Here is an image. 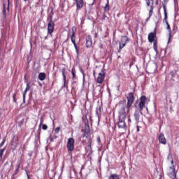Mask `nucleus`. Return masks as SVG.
I'll list each match as a JSON object with an SVG mask.
<instances>
[{
  "label": "nucleus",
  "instance_id": "f8f14e48",
  "mask_svg": "<svg viewBox=\"0 0 179 179\" xmlns=\"http://www.w3.org/2000/svg\"><path fill=\"white\" fill-rule=\"evenodd\" d=\"M86 40V48H90L93 45V41H92V36L90 35H88L85 38Z\"/></svg>",
  "mask_w": 179,
  "mask_h": 179
},
{
  "label": "nucleus",
  "instance_id": "412c9836",
  "mask_svg": "<svg viewBox=\"0 0 179 179\" xmlns=\"http://www.w3.org/2000/svg\"><path fill=\"white\" fill-rule=\"evenodd\" d=\"M71 40L73 44H76V36H75V31H72L71 36Z\"/></svg>",
  "mask_w": 179,
  "mask_h": 179
},
{
  "label": "nucleus",
  "instance_id": "20e7f679",
  "mask_svg": "<svg viewBox=\"0 0 179 179\" xmlns=\"http://www.w3.org/2000/svg\"><path fill=\"white\" fill-rule=\"evenodd\" d=\"M129 41V38L127 36H123L121 38L120 41H119V49L117 50V52L120 54L121 52L122 48L127 45V43Z\"/></svg>",
  "mask_w": 179,
  "mask_h": 179
},
{
  "label": "nucleus",
  "instance_id": "c9c22d12",
  "mask_svg": "<svg viewBox=\"0 0 179 179\" xmlns=\"http://www.w3.org/2000/svg\"><path fill=\"white\" fill-rule=\"evenodd\" d=\"M129 127H131V117H128Z\"/></svg>",
  "mask_w": 179,
  "mask_h": 179
},
{
  "label": "nucleus",
  "instance_id": "dca6fc26",
  "mask_svg": "<svg viewBox=\"0 0 179 179\" xmlns=\"http://www.w3.org/2000/svg\"><path fill=\"white\" fill-rule=\"evenodd\" d=\"M141 114H143L142 111H141V109H138V110H136L134 113V118L137 123L139 122V120L141 118Z\"/></svg>",
  "mask_w": 179,
  "mask_h": 179
},
{
  "label": "nucleus",
  "instance_id": "6ab92c4d",
  "mask_svg": "<svg viewBox=\"0 0 179 179\" xmlns=\"http://www.w3.org/2000/svg\"><path fill=\"white\" fill-rule=\"evenodd\" d=\"M39 80H45V78H47V76L45 74V73H40L38 76Z\"/></svg>",
  "mask_w": 179,
  "mask_h": 179
},
{
  "label": "nucleus",
  "instance_id": "39448f33",
  "mask_svg": "<svg viewBox=\"0 0 179 179\" xmlns=\"http://www.w3.org/2000/svg\"><path fill=\"white\" fill-rule=\"evenodd\" d=\"M55 27V22L52 21V16L50 17L49 22L48 24V34L52 36L54 33V29Z\"/></svg>",
  "mask_w": 179,
  "mask_h": 179
},
{
  "label": "nucleus",
  "instance_id": "bb28decb",
  "mask_svg": "<svg viewBox=\"0 0 179 179\" xmlns=\"http://www.w3.org/2000/svg\"><path fill=\"white\" fill-rule=\"evenodd\" d=\"M12 142H19V137L16 135H14L12 139Z\"/></svg>",
  "mask_w": 179,
  "mask_h": 179
},
{
  "label": "nucleus",
  "instance_id": "3c124183",
  "mask_svg": "<svg viewBox=\"0 0 179 179\" xmlns=\"http://www.w3.org/2000/svg\"><path fill=\"white\" fill-rule=\"evenodd\" d=\"M135 107H136V105H135Z\"/></svg>",
  "mask_w": 179,
  "mask_h": 179
},
{
  "label": "nucleus",
  "instance_id": "58836bf2",
  "mask_svg": "<svg viewBox=\"0 0 179 179\" xmlns=\"http://www.w3.org/2000/svg\"><path fill=\"white\" fill-rule=\"evenodd\" d=\"M27 176V179H30V176H29V172L26 171Z\"/></svg>",
  "mask_w": 179,
  "mask_h": 179
},
{
  "label": "nucleus",
  "instance_id": "c756f323",
  "mask_svg": "<svg viewBox=\"0 0 179 179\" xmlns=\"http://www.w3.org/2000/svg\"><path fill=\"white\" fill-rule=\"evenodd\" d=\"M73 45H74L77 55H79V48H78V45H76V43H75Z\"/></svg>",
  "mask_w": 179,
  "mask_h": 179
},
{
  "label": "nucleus",
  "instance_id": "cd10ccee",
  "mask_svg": "<svg viewBox=\"0 0 179 179\" xmlns=\"http://www.w3.org/2000/svg\"><path fill=\"white\" fill-rule=\"evenodd\" d=\"M87 145L88 148H91V146H92V138H87Z\"/></svg>",
  "mask_w": 179,
  "mask_h": 179
},
{
  "label": "nucleus",
  "instance_id": "37998d69",
  "mask_svg": "<svg viewBox=\"0 0 179 179\" xmlns=\"http://www.w3.org/2000/svg\"><path fill=\"white\" fill-rule=\"evenodd\" d=\"M2 162V157H0V163Z\"/></svg>",
  "mask_w": 179,
  "mask_h": 179
},
{
  "label": "nucleus",
  "instance_id": "7c9ffc66",
  "mask_svg": "<svg viewBox=\"0 0 179 179\" xmlns=\"http://www.w3.org/2000/svg\"><path fill=\"white\" fill-rule=\"evenodd\" d=\"M43 123H44V119L43 117H41L39 129L41 128V126L43 125Z\"/></svg>",
  "mask_w": 179,
  "mask_h": 179
},
{
  "label": "nucleus",
  "instance_id": "f3484780",
  "mask_svg": "<svg viewBox=\"0 0 179 179\" xmlns=\"http://www.w3.org/2000/svg\"><path fill=\"white\" fill-rule=\"evenodd\" d=\"M30 90V84L27 83L25 90L23 92V104L26 103V94Z\"/></svg>",
  "mask_w": 179,
  "mask_h": 179
},
{
  "label": "nucleus",
  "instance_id": "2f4dec72",
  "mask_svg": "<svg viewBox=\"0 0 179 179\" xmlns=\"http://www.w3.org/2000/svg\"><path fill=\"white\" fill-rule=\"evenodd\" d=\"M42 129H43V131H46V129H48V126H47V124H42Z\"/></svg>",
  "mask_w": 179,
  "mask_h": 179
},
{
  "label": "nucleus",
  "instance_id": "a19ab883",
  "mask_svg": "<svg viewBox=\"0 0 179 179\" xmlns=\"http://www.w3.org/2000/svg\"><path fill=\"white\" fill-rule=\"evenodd\" d=\"M6 148H4L0 150V152L3 153V152H5V150H6Z\"/></svg>",
  "mask_w": 179,
  "mask_h": 179
},
{
  "label": "nucleus",
  "instance_id": "49530a36",
  "mask_svg": "<svg viewBox=\"0 0 179 179\" xmlns=\"http://www.w3.org/2000/svg\"><path fill=\"white\" fill-rule=\"evenodd\" d=\"M28 0H24V2H27Z\"/></svg>",
  "mask_w": 179,
  "mask_h": 179
},
{
  "label": "nucleus",
  "instance_id": "79ce46f5",
  "mask_svg": "<svg viewBox=\"0 0 179 179\" xmlns=\"http://www.w3.org/2000/svg\"><path fill=\"white\" fill-rule=\"evenodd\" d=\"M3 152L0 151V157H3Z\"/></svg>",
  "mask_w": 179,
  "mask_h": 179
},
{
  "label": "nucleus",
  "instance_id": "ddd939ff",
  "mask_svg": "<svg viewBox=\"0 0 179 179\" xmlns=\"http://www.w3.org/2000/svg\"><path fill=\"white\" fill-rule=\"evenodd\" d=\"M147 6H150L149 15L150 17L153 15V0H146Z\"/></svg>",
  "mask_w": 179,
  "mask_h": 179
},
{
  "label": "nucleus",
  "instance_id": "b1692460",
  "mask_svg": "<svg viewBox=\"0 0 179 179\" xmlns=\"http://www.w3.org/2000/svg\"><path fill=\"white\" fill-rule=\"evenodd\" d=\"M19 169H20V164H19L17 166V169L15 171V173H14L13 176L11 177V179H15V176H17V174L19 173Z\"/></svg>",
  "mask_w": 179,
  "mask_h": 179
},
{
  "label": "nucleus",
  "instance_id": "2eb2a0df",
  "mask_svg": "<svg viewBox=\"0 0 179 179\" xmlns=\"http://www.w3.org/2000/svg\"><path fill=\"white\" fill-rule=\"evenodd\" d=\"M62 74L63 80H64L63 87H66V69L63 68L62 69Z\"/></svg>",
  "mask_w": 179,
  "mask_h": 179
},
{
  "label": "nucleus",
  "instance_id": "7ed1b4c3",
  "mask_svg": "<svg viewBox=\"0 0 179 179\" xmlns=\"http://www.w3.org/2000/svg\"><path fill=\"white\" fill-rule=\"evenodd\" d=\"M127 99V103L126 108V112L129 113V108L134 104V101H135V96H134L133 92H130L128 94Z\"/></svg>",
  "mask_w": 179,
  "mask_h": 179
},
{
  "label": "nucleus",
  "instance_id": "9d476101",
  "mask_svg": "<svg viewBox=\"0 0 179 179\" xmlns=\"http://www.w3.org/2000/svg\"><path fill=\"white\" fill-rule=\"evenodd\" d=\"M104 79H106V73H104V71H102L101 73H99L98 74L96 82L97 83H99L100 85H101V83L104 82Z\"/></svg>",
  "mask_w": 179,
  "mask_h": 179
},
{
  "label": "nucleus",
  "instance_id": "0eeeda50",
  "mask_svg": "<svg viewBox=\"0 0 179 179\" xmlns=\"http://www.w3.org/2000/svg\"><path fill=\"white\" fill-rule=\"evenodd\" d=\"M147 101H148V98H146V96L143 95L141 96L140 103L138 104V110H140V111L143 110V108H144Z\"/></svg>",
  "mask_w": 179,
  "mask_h": 179
},
{
  "label": "nucleus",
  "instance_id": "a18cd8bd",
  "mask_svg": "<svg viewBox=\"0 0 179 179\" xmlns=\"http://www.w3.org/2000/svg\"><path fill=\"white\" fill-rule=\"evenodd\" d=\"M83 143H85V140H81Z\"/></svg>",
  "mask_w": 179,
  "mask_h": 179
},
{
  "label": "nucleus",
  "instance_id": "f704fd0d",
  "mask_svg": "<svg viewBox=\"0 0 179 179\" xmlns=\"http://www.w3.org/2000/svg\"><path fill=\"white\" fill-rule=\"evenodd\" d=\"M60 127H57L55 129V134H58L59 132Z\"/></svg>",
  "mask_w": 179,
  "mask_h": 179
},
{
  "label": "nucleus",
  "instance_id": "8fccbe9b",
  "mask_svg": "<svg viewBox=\"0 0 179 179\" xmlns=\"http://www.w3.org/2000/svg\"><path fill=\"white\" fill-rule=\"evenodd\" d=\"M172 80H174L173 78L172 79Z\"/></svg>",
  "mask_w": 179,
  "mask_h": 179
},
{
  "label": "nucleus",
  "instance_id": "603ef678",
  "mask_svg": "<svg viewBox=\"0 0 179 179\" xmlns=\"http://www.w3.org/2000/svg\"><path fill=\"white\" fill-rule=\"evenodd\" d=\"M8 2H9V0H8Z\"/></svg>",
  "mask_w": 179,
  "mask_h": 179
},
{
  "label": "nucleus",
  "instance_id": "4c0bfd02",
  "mask_svg": "<svg viewBox=\"0 0 179 179\" xmlns=\"http://www.w3.org/2000/svg\"><path fill=\"white\" fill-rule=\"evenodd\" d=\"M3 12L4 15H5V13H6V9L5 5H3Z\"/></svg>",
  "mask_w": 179,
  "mask_h": 179
},
{
  "label": "nucleus",
  "instance_id": "393cba45",
  "mask_svg": "<svg viewBox=\"0 0 179 179\" xmlns=\"http://www.w3.org/2000/svg\"><path fill=\"white\" fill-rule=\"evenodd\" d=\"M110 10V1L108 0L106 5L104 6V11L108 12Z\"/></svg>",
  "mask_w": 179,
  "mask_h": 179
},
{
  "label": "nucleus",
  "instance_id": "c85d7f7f",
  "mask_svg": "<svg viewBox=\"0 0 179 179\" xmlns=\"http://www.w3.org/2000/svg\"><path fill=\"white\" fill-rule=\"evenodd\" d=\"M153 48L155 51H157V42L156 41L153 42Z\"/></svg>",
  "mask_w": 179,
  "mask_h": 179
},
{
  "label": "nucleus",
  "instance_id": "4468645a",
  "mask_svg": "<svg viewBox=\"0 0 179 179\" xmlns=\"http://www.w3.org/2000/svg\"><path fill=\"white\" fill-rule=\"evenodd\" d=\"M158 141L159 143H162V145H166L167 143V140H166V137L164 136V134H160L158 136Z\"/></svg>",
  "mask_w": 179,
  "mask_h": 179
},
{
  "label": "nucleus",
  "instance_id": "a211bd4d",
  "mask_svg": "<svg viewBox=\"0 0 179 179\" xmlns=\"http://www.w3.org/2000/svg\"><path fill=\"white\" fill-rule=\"evenodd\" d=\"M163 8L164 12V18L163 20L164 23H166V24H169V21H167V7L166 5L163 4Z\"/></svg>",
  "mask_w": 179,
  "mask_h": 179
},
{
  "label": "nucleus",
  "instance_id": "aec40b11",
  "mask_svg": "<svg viewBox=\"0 0 179 179\" xmlns=\"http://www.w3.org/2000/svg\"><path fill=\"white\" fill-rule=\"evenodd\" d=\"M167 26V30H169V40H168V43H170V41H171V27H170V24L168 23V24H166Z\"/></svg>",
  "mask_w": 179,
  "mask_h": 179
},
{
  "label": "nucleus",
  "instance_id": "72a5a7b5",
  "mask_svg": "<svg viewBox=\"0 0 179 179\" xmlns=\"http://www.w3.org/2000/svg\"><path fill=\"white\" fill-rule=\"evenodd\" d=\"M6 141V139L3 138V141L0 143V148H2L3 146V145H5Z\"/></svg>",
  "mask_w": 179,
  "mask_h": 179
},
{
  "label": "nucleus",
  "instance_id": "a878e982",
  "mask_svg": "<svg viewBox=\"0 0 179 179\" xmlns=\"http://www.w3.org/2000/svg\"><path fill=\"white\" fill-rule=\"evenodd\" d=\"M170 75L171 76V79H174L176 75H177V71H171Z\"/></svg>",
  "mask_w": 179,
  "mask_h": 179
},
{
  "label": "nucleus",
  "instance_id": "09e8293b",
  "mask_svg": "<svg viewBox=\"0 0 179 179\" xmlns=\"http://www.w3.org/2000/svg\"><path fill=\"white\" fill-rule=\"evenodd\" d=\"M48 20H50V18H48Z\"/></svg>",
  "mask_w": 179,
  "mask_h": 179
},
{
  "label": "nucleus",
  "instance_id": "4be33fe9",
  "mask_svg": "<svg viewBox=\"0 0 179 179\" xmlns=\"http://www.w3.org/2000/svg\"><path fill=\"white\" fill-rule=\"evenodd\" d=\"M71 74L73 80H75V79H76V69H75V67L72 69Z\"/></svg>",
  "mask_w": 179,
  "mask_h": 179
},
{
  "label": "nucleus",
  "instance_id": "5701e85b",
  "mask_svg": "<svg viewBox=\"0 0 179 179\" xmlns=\"http://www.w3.org/2000/svg\"><path fill=\"white\" fill-rule=\"evenodd\" d=\"M108 179H120V175L117 174V173H113L111 174Z\"/></svg>",
  "mask_w": 179,
  "mask_h": 179
},
{
  "label": "nucleus",
  "instance_id": "6e6552de",
  "mask_svg": "<svg viewBox=\"0 0 179 179\" xmlns=\"http://www.w3.org/2000/svg\"><path fill=\"white\" fill-rule=\"evenodd\" d=\"M157 29L156 28L154 29L153 32H150L148 34V41L149 43H153L154 41H156L157 40Z\"/></svg>",
  "mask_w": 179,
  "mask_h": 179
},
{
  "label": "nucleus",
  "instance_id": "f257e3e1",
  "mask_svg": "<svg viewBox=\"0 0 179 179\" xmlns=\"http://www.w3.org/2000/svg\"><path fill=\"white\" fill-rule=\"evenodd\" d=\"M127 104V100L124 99L122 101H119V121L117 122V127L120 129H124L127 131V123L125 122V120H127V108L125 105Z\"/></svg>",
  "mask_w": 179,
  "mask_h": 179
},
{
  "label": "nucleus",
  "instance_id": "f03ea898",
  "mask_svg": "<svg viewBox=\"0 0 179 179\" xmlns=\"http://www.w3.org/2000/svg\"><path fill=\"white\" fill-rule=\"evenodd\" d=\"M66 146L69 156H72V152L75 150V139L73 138H69Z\"/></svg>",
  "mask_w": 179,
  "mask_h": 179
},
{
  "label": "nucleus",
  "instance_id": "1a4fd4ad",
  "mask_svg": "<svg viewBox=\"0 0 179 179\" xmlns=\"http://www.w3.org/2000/svg\"><path fill=\"white\" fill-rule=\"evenodd\" d=\"M168 176L171 178V179H175L176 177L177 176V173H176V165H173L171 166L169 170H168Z\"/></svg>",
  "mask_w": 179,
  "mask_h": 179
},
{
  "label": "nucleus",
  "instance_id": "473e14b6",
  "mask_svg": "<svg viewBox=\"0 0 179 179\" xmlns=\"http://www.w3.org/2000/svg\"><path fill=\"white\" fill-rule=\"evenodd\" d=\"M13 99L14 103H16V101H17V99H16V94H13Z\"/></svg>",
  "mask_w": 179,
  "mask_h": 179
},
{
  "label": "nucleus",
  "instance_id": "e433bc0d",
  "mask_svg": "<svg viewBox=\"0 0 179 179\" xmlns=\"http://www.w3.org/2000/svg\"><path fill=\"white\" fill-rule=\"evenodd\" d=\"M97 142L98 143H100V142H101V139L100 138V136L97 137Z\"/></svg>",
  "mask_w": 179,
  "mask_h": 179
},
{
  "label": "nucleus",
  "instance_id": "de8ad7c7",
  "mask_svg": "<svg viewBox=\"0 0 179 179\" xmlns=\"http://www.w3.org/2000/svg\"><path fill=\"white\" fill-rule=\"evenodd\" d=\"M45 40H47V36L45 38Z\"/></svg>",
  "mask_w": 179,
  "mask_h": 179
},
{
  "label": "nucleus",
  "instance_id": "ea45409f",
  "mask_svg": "<svg viewBox=\"0 0 179 179\" xmlns=\"http://www.w3.org/2000/svg\"><path fill=\"white\" fill-rule=\"evenodd\" d=\"M139 128H140V127L137 125L136 126V129H137L136 131L137 132H139V131H141Z\"/></svg>",
  "mask_w": 179,
  "mask_h": 179
},
{
  "label": "nucleus",
  "instance_id": "9b49d317",
  "mask_svg": "<svg viewBox=\"0 0 179 179\" xmlns=\"http://www.w3.org/2000/svg\"><path fill=\"white\" fill-rule=\"evenodd\" d=\"M76 2V10H80L85 6V1L83 0H73Z\"/></svg>",
  "mask_w": 179,
  "mask_h": 179
},
{
  "label": "nucleus",
  "instance_id": "c03bdc74",
  "mask_svg": "<svg viewBox=\"0 0 179 179\" xmlns=\"http://www.w3.org/2000/svg\"><path fill=\"white\" fill-rule=\"evenodd\" d=\"M171 164H174V161L173 160L171 161Z\"/></svg>",
  "mask_w": 179,
  "mask_h": 179
},
{
  "label": "nucleus",
  "instance_id": "423d86ee",
  "mask_svg": "<svg viewBox=\"0 0 179 179\" xmlns=\"http://www.w3.org/2000/svg\"><path fill=\"white\" fill-rule=\"evenodd\" d=\"M82 132H83V134H82L80 139H83L85 137L90 135V126L89 125V123L85 124V127L84 129H82Z\"/></svg>",
  "mask_w": 179,
  "mask_h": 179
}]
</instances>
